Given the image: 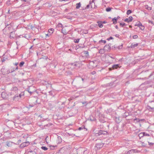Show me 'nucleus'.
Listing matches in <instances>:
<instances>
[{
  "instance_id": "f257e3e1",
  "label": "nucleus",
  "mask_w": 154,
  "mask_h": 154,
  "mask_svg": "<svg viewBox=\"0 0 154 154\" xmlns=\"http://www.w3.org/2000/svg\"><path fill=\"white\" fill-rule=\"evenodd\" d=\"M39 149L35 146H32L28 149L26 152V154H38Z\"/></svg>"
},
{
  "instance_id": "f03ea898",
  "label": "nucleus",
  "mask_w": 154,
  "mask_h": 154,
  "mask_svg": "<svg viewBox=\"0 0 154 154\" xmlns=\"http://www.w3.org/2000/svg\"><path fill=\"white\" fill-rule=\"evenodd\" d=\"M18 66H17L16 68L11 67L10 68V69H9V70H7V72H5L4 70H5V68H2L1 69V71L2 73L3 74H5L12 72H14L16 70H18Z\"/></svg>"
},
{
  "instance_id": "7ed1b4c3",
  "label": "nucleus",
  "mask_w": 154,
  "mask_h": 154,
  "mask_svg": "<svg viewBox=\"0 0 154 154\" xmlns=\"http://www.w3.org/2000/svg\"><path fill=\"white\" fill-rule=\"evenodd\" d=\"M121 67V66H120L119 64H114L112 66L111 68H109V71H111L112 69H117L120 68Z\"/></svg>"
},
{
  "instance_id": "20e7f679",
  "label": "nucleus",
  "mask_w": 154,
  "mask_h": 154,
  "mask_svg": "<svg viewBox=\"0 0 154 154\" xmlns=\"http://www.w3.org/2000/svg\"><path fill=\"white\" fill-rule=\"evenodd\" d=\"M29 144V141L23 142L20 145V147L21 148H23L28 146Z\"/></svg>"
},
{
  "instance_id": "39448f33",
  "label": "nucleus",
  "mask_w": 154,
  "mask_h": 154,
  "mask_svg": "<svg viewBox=\"0 0 154 154\" xmlns=\"http://www.w3.org/2000/svg\"><path fill=\"white\" fill-rule=\"evenodd\" d=\"M107 132L106 131L99 130L98 131V132L96 133L97 136H99L101 135H106L107 134Z\"/></svg>"
},
{
  "instance_id": "423d86ee",
  "label": "nucleus",
  "mask_w": 154,
  "mask_h": 154,
  "mask_svg": "<svg viewBox=\"0 0 154 154\" xmlns=\"http://www.w3.org/2000/svg\"><path fill=\"white\" fill-rule=\"evenodd\" d=\"M104 145V143L102 142H100L96 143L95 145V147L97 148L98 149H100L102 148Z\"/></svg>"
},
{
  "instance_id": "0eeeda50",
  "label": "nucleus",
  "mask_w": 154,
  "mask_h": 154,
  "mask_svg": "<svg viewBox=\"0 0 154 154\" xmlns=\"http://www.w3.org/2000/svg\"><path fill=\"white\" fill-rule=\"evenodd\" d=\"M78 64L79 63L77 62L71 63L69 64V65H71V66H73V68L76 69H78L79 67L78 66Z\"/></svg>"
},
{
  "instance_id": "6e6552de",
  "label": "nucleus",
  "mask_w": 154,
  "mask_h": 154,
  "mask_svg": "<svg viewBox=\"0 0 154 154\" xmlns=\"http://www.w3.org/2000/svg\"><path fill=\"white\" fill-rule=\"evenodd\" d=\"M146 109L149 112H154V107H151L150 106L147 105L146 107Z\"/></svg>"
},
{
  "instance_id": "1a4fd4ad",
  "label": "nucleus",
  "mask_w": 154,
  "mask_h": 154,
  "mask_svg": "<svg viewBox=\"0 0 154 154\" xmlns=\"http://www.w3.org/2000/svg\"><path fill=\"white\" fill-rule=\"evenodd\" d=\"M114 119L117 123H119L121 121V118L119 117H115Z\"/></svg>"
},
{
  "instance_id": "9d476101",
  "label": "nucleus",
  "mask_w": 154,
  "mask_h": 154,
  "mask_svg": "<svg viewBox=\"0 0 154 154\" xmlns=\"http://www.w3.org/2000/svg\"><path fill=\"white\" fill-rule=\"evenodd\" d=\"M133 20V17L132 16H130L128 18H127L125 19L124 20V21L125 22H127L128 23H129V22H131L132 20Z\"/></svg>"
},
{
  "instance_id": "9b49d317",
  "label": "nucleus",
  "mask_w": 154,
  "mask_h": 154,
  "mask_svg": "<svg viewBox=\"0 0 154 154\" xmlns=\"http://www.w3.org/2000/svg\"><path fill=\"white\" fill-rule=\"evenodd\" d=\"M2 97L4 99H6L7 97V94L4 92H3L1 94Z\"/></svg>"
},
{
  "instance_id": "f8f14e48",
  "label": "nucleus",
  "mask_w": 154,
  "mask_h": 154,
  "mask_svg": "<svg viewBox=\"0 0 154 154\" xmlns=\"http://www.w3.org/2000/svg\"><path fill=\"white\" fill-rule=\"evenodd\" d=\"M82 154H88L89 152V151L87 150L85 148H82Z\"/></svg>"
},
{
  "instance_id": "ddd939ff",
  "label": "nucleus",
  "mask_w": 154,
  "mask_h": 154,
  "mask_svg": "<svg viewBox=\"0 0 154 154\" xmlns=\"http://www.w3.org/2000/svg\"><path fill=\"white\" fill-rule=\"evenodd\" d=\"M6 145L8 147H11L14 143L11 141H7L6 142Z\"/></svg>"
},
{
  "instance_id": "4468645a",
  "label": "nucleus",
  "mask_w": 154,
  "mask_h": 154,
  "mask_svg": "<svg viewBox=\"0 0 154 154\" xmlns=\"http://www.w3.org/2000/svg\"><path fill=\"white\" fill-rule=\"evenodd\" d=\"M19 96L17 94H16L13 98V100L14 101H17L19 100Z\"/></svg>"
},
{
  "instance_id": "2eb2a0df",
  "label": "nucleus",
  "mask_w": 154,
  "mask_h": 154,
  "mask_svg": "<svg viewBox=\"0 0 154 154\" xmlns=\"http://www.w3.org/2000/svg\"><path fill=\"white\" fill-rule=\"evenodd\" d=\"M82 148H79L77 150L76 154H82Z\"/></svg>"
},
{
  "instance_id": "dca6fc26",
  "label": "nucleus",
  "mask_w": 154,
  "mask_h": 154,
  "mask_svg": "<svg viewBox=\"0 0 154 154\" xmlns=\"http://www.w3.org/2000/svg\"><path fill=\"white\" fill-rule=\"evenodd\" d=\"M114 48H117L119 49H122L123 47V44H122L121 45L118 46L117 45H115L114 46Z\"/></svg>"
},
{
  "instance_id": "f3484780",
  "label": "nucleus",
  "mask_w": 154,
  "mask_h": 154,
  "mask_svg": "<svg viewBox=\"0 0 154 154\" xmlns=\"http://www.w3.org/2000/svg\"><path fill=\"white\" fill-rule=\"evenodd\" d=\"M62 139L60 136L57 137V144L60 143L62 142Z\"/></svg>"
},
{
  "instance_id": "a211bd4d",
  "label": "nucleus",
  "mask_w": 154,
  "mask_h": 154,
  "mask_svg": "<svg viewBox=\"0 0 154 154\" xmlns=\"http://www.w3.org/2000/svg\"><path fill=\"white\" fill-rule=\"evenodd\" d=\"M136 150L134 149H132L130 150L127 152V154H131L136 152Z\"/></svg>"
},
{
  "instance_id": "6ab92c4d",
  "label": "nucleus",
  "mask_w": 154,
  "mask_h": 154,
  "mask_svg": "<svg viewBox=\"0 0 154 154\" xmlns=\"http://www.w3.org/2000/svg\"><path fill=\"white\" fill-rule=\"evenodd\" d=\"M138 43H136L135 44H134L133 43L131 44L130 47L131 48H134L135 47H137V46H138Z\"/></svg>"
},
{
  "instance_id": "aec40b11",
  "label": "nucleus",
  "mask_w": 154,
  "mask_h": 154,
  "mask_svg": "<svg viewBox=\"0 0 154 154\" xmlns=\"http://www.w3.org/2000/svg\"><path fill=\"white\" fill-rule=\"evenodd\" d=\"M61 32L64 35H66L67 33V32L66 30L65 29L63 28L61 30Z\"/></svg>"
},
{
  "instance_id": "412c9836",
  "label": "nucleus",
  "mask_w": 154,
  "mask_h": 154,
  "mask_svg": "<svg viewBox=\"0 0 154 154\" xmlns=\"http://www.w3.org/2000/svg\"><path fill=\"white\" fill-rule=\"evenodd\" d=\"M98 23V26L100 28H102L103 26V23L102 22L98 21L97 22Z\"/></svg>"
},
{
  "instance_id": "4be33fe9",
  "label": "nucleus",
  "mask_w": 154,
  "mask_h": 154,
  "mask_svg": "<svg viewBox=\"0 0 154 154\" xmlns=\"http://www.w3.org/2000/svg\"><path fill=\"white\" fill-rule=\"evenodd\" d=\"M112 20L113 21V23L114 24H116L117 23V20L116 18V17L112 18Z\"/></svg>"
},
{
  "instance_id": "5701e85b",
  "label": "nucleus",
  "mask_w": 154,
  "mask_h": 154,
  "mask_svg": "<svg viewBox=\"0 0 154 154\" xmlns=\"http://www.w3.org/2000/svg\"><path fill=\"white\" fill-rule=\"evenodd\" d=\"M54 31V29L53 28H51L48 30V32L50 33L49 35H51L52 33Z\"/></svg>"
},
{
  "instance_id": "b1692460",
  "label": "nucleus",
  "mask_w": 154,
  "mask_h": 154,
  "mask_svg": "<svg viewBox=\"0 0 154 154\" xmlns=\"http://www.w3.org/2000/svg\"><path fill=\"white\" fill-rule=\"evenodd\" d=\"M48 93L49 95H50L51 96L54 97V92L53 91H50L48 92Z\"/></svg>"
},
{
  "instance_id": "393cba45",
  "label": "nucleus",
  "mask_w": 154,
  "mask_h": 154,
  "mask_svg": "<svg viewBox=\"0 0 154 154\" xmlns=\"http://www.w3.org/2000/svg\"><path fill=\"white\" fill-rule=\"evenodd\" d=\"M85 129V131H87V129L86 128H85V127L84 126H82L81 127H79V128H78V130H82V129Z\"/></svg>"
},
{
  "instance_id": "a878e982",
  "label": "nucleus",
  "mask_w": 154,
  "mask_h": 154,
  "mask_svg": "<svg viewBox=\"0 0 154 154\" xmlns=\"http://www.w3.org/2000/svg\"><path fill=\"white\" fill-rule=\"evenodd\" d=\"M11 91H17L18 90V88L16 87H14L12 88L11 89Z\"/></svg>"
},
{
  "instance_id": "bb28decb",
  "label": "nucleus",
  "mask_w": 154,
  "mask_h": 154,
  "mask_svg": "<svg viewBox=\"0 0 154 154\" xmlns=\"http://www.w3.org/2000/svg\"><path fill=\"white\" fill-rule=\"evenodd\" d=\"M91 121H94L95 120V117H93L92 116H90L89 117Z\"/></svg>"
},
{
  "instance_id": "cd10ccee",
  "label": "nucleus",
  "mask_w": 154,
  "mask_h": 154,
  "mask_svg": "<svg viewBox=\"0 0 154 154\" xmlns=\"http://www.w3.org/2000/svg\"><path fill=\"white\" fill-rule=\"evenodd\" d=\"M149 82L148 81H146L144 83H142L140 85V87L142 86L143 85H146L149 84Z\"/></svg>"
},
{
  "instance_id": "c85d7f7f",
  "label": "nucleus",
  "mask_w": 154,
  "mask_h": 154,
  "mask_svg": "<svg viewBox=\"0 0 154 154\" xmlns=\"http://www.w3.org/2000/svg\"><path fill=\"white\" fill-rule=\"evenodd\" d=\"M76 9H79L81 6L80 2H79V3H77L76 4Z\"/></svg>"
},
{
  "instance_id": "c756f323",
  "label": "nucleus",
  "mask_w": 154,
  "mask_h": 154,
  "mask_svg": "<svg viewBox=\"0 0 154 154\" xmlns=\"http://www.w3.org/2000/svg\"><path fill=\"white\" fill-rule=\"evenodd\" d=\"M142 24L140 22H139V23L138 24H136L135 25V26H137L139 28H140V26H142Z\"/></svg>"
},
{
  "instance_id": "7c9ffc66",
  "label": "nucleus",
  "mask_w": 154,
  "mask_h": 154,
  "mask_svg": "<svg viewBox=\"0 0 154 154\" xmlns=\"http://www.w3.org/2000/svg\"><path fill=\"white\" fill-rule=\"evenodd\" d=\"M35 102L33 103H34V105H36L37 104H38L39 103L38 102V99L37 98H35Z\"/></svg>"
},
{
  "instance_id": "2f4dec72",
  "label": "nucleus",
  "mask_w": 154,
  "mask_h": 154,
  "mask_svg": "<svg viewBox=\"0 0 154 154\" xmlns=\"http://www.w3.org/2000/svg\"><path fill=\"white\" fill-rule=\"evenodd\" d=\"M66 75H71L72 74L71 72L69 70H67L66 72Z\"/></svg>"
},
{
  "instance_id": "473e14b6",
  "label": "nucleus",
  "mask_w": 154,
  "mask_h": 154,
  "mask_svg": "<svg viewBox=\"0 0 154 154\" xmlns=\"http://www.w3.org/2000/svg\"><path fill=\"white\" fill-rule=\"evenodd\" d=\"M13 34H14L13 32H12L11 33V34L10 35V38L11 39H13L14 38V36H13Z\"/></svg>"
},
{
  "instance_id": "72a5a7b5",
  "label": "nucleus",
  "mask_w": 154,
  "mask_h": 154,
  "mask_svg": "<svg viewBox=\"0 0 154 154\" xmlns=\"http://www.w3.org/2000/svg\"><path fill=\"white\" fill-rule=\"evenodd\" d=\"M41 148L45 151L47 150L48 149V148L45 146H42L41 147Z\"/></svg>"
},
{
  "instance_id": "f704fd0d",
  "label": "nucleus",
  "mask_w": 154,
  "mask_h": 154,
  "mask_svg": "<svg viewBox=\"0 0 154 154\" xmlns=\"http://www.w3.org/2000/svg\"><path fill=\"white\" fill-rule=\"evenodd\" d=\"M106 42V40H102V39L100 40L99 41V43H103L104 44H105Z\"/></svg>"
},
{
  "instance_id": "c9c22d12",
  "label": "nucleus",
  "mask_w": 154,
  "mask_h": 154,
  "mask_svg": "<svg viewBox=\"0 0 154 154\" xmlns=\"http://www.w3.org/2000/svg\"><path fill=\"white\" fill-rule=\"evenodd\" d=\"M119 24L122 27H124V26H126V24L124 23H120Z\"/></svg>"
},
{
  "instance_id": "e433bc0d",
  "label": "nucleus",
  "mask_w": 154,
  "mask_h": 154,
  "mask_svg": "<svg viewBox=\"0 0 154 154\" xmlns=\"http://www.w3.org/2000/svg\"><path fill=\"white\" fill-rule=\"evenodd\" d=\"M104 50L103 49H101L99 51V53L100 54H103L104 53Z\"/></svg>"
},
{
  "instance_id": "4c0bfd02",
  "label": "nucleus",
  "mask_w": 154,
  "mask_h": 154,
  "mask_svg": "<svg viewBox=\"0 0 154 154\" xmlns=\"http://www.w3.org/2000/svg\"><path fill=\"white\" fill-rule=\"evenodd\" d=\"M84 54H85V56L86 57H87L89 56V53L88 51H84Z\"/></svg>"
},
{
  "instance_id": "58836bf2",
  "label": "nucleus",
  "mask_w": 154,
  "mask_h": 154,
  "mask_svg": "<svg viewBox=\"0 0 154 154\" xmlns=\"http://www.w3.org/2000/svg\"><path fill=\"white\" fill-rule=\"evenodd\" d=\"M25 63L24 61H22L20 63H19V66L20 67H22L23 65Z\"/></svg>"
},
{
  "instance_id": "ea45409f",
  "label": "nucleus",
  "mask_w": 154,
  "mask_h": 154,
  "mask_svg": "<svg viewBox=\"0 0 154 154\" xmlns=\"http://www.w3.org/2000/svg\"><path fill=\"white\" fill-rule=\"evenodd\" d=\"M138 136L140 138L141 137H142L144 136L143 134V132H141L140 133L139 135Z\"/></svg>"
},
{
  "instance_id": "a19ab883",
  "label": "nucleus",
  "mask_w": 154,
  "mask_h": 154,
  "mask_svg": "<svg viewBox=\"0 0 154 154\" xmlns=\"http://www.w3.org/2000/svg\"><path fill=\"white\" fill-rule=\"evenodd\" d=\"M79 40H80L79 38L75 39L74 40V42L75 43H78L79 42Z\"/></svg>"
},
{
  "instance_id": "79ce46f5",
  "label": "nucleus",
  "mask_w": 154,
  "mask_h": 154,
  "mask_svg": "<svg viewBox=\"0 0 154 154\" xmlns=\"http://www.w3.org/2000/svg\"><path fill=\"white\" fill-rule=\"evenodd\" d=\"M143 136H149L150 135L147 133H146L145 132H143Z\"/></svg>"
},
{
  "instance_id": "37998d69",
  "label": "nucleus",
  "mask_w": 154,
  "mask_h": 154,
  "mask_svg": "<svg viewBox=\"0 0 154 154\" xmlns=\"http://www.w3.org/2000/svg\"><path fill=\"white\" fill-rule=\"evenodd\" d=\"M132 12V11L131 10H128L127 11V13H126V14L127 15H129V14H130Z\"/></svg>"
},
{
  "instance_id": "c03bdc74",
  "label": "nucleus",
  "mask_w": 154,
  "mask_h": 154,
  "mask_svg": "<svg viewBox=\"0 0 154 154\" xmlns=\"http://www.w3.org/2000/svg\"><path fill=\"white\" fill-rule=\"evenodd\" d=\"M129 115V114L128 113H125L123 115V117L125 118L126 117Z\"/></svg>"
},
{
  "instance_id": "a18cd8bd",
  "label": "nucleus",
  "mask_w": 154,
  "mask_h": 154,
  "mask_svg": "<svg viewBox=\"0 0 154 154\" xmlns=\"http://www.w3.org/2000/svg\"><path fill=\"white\" fill-rule=\"evenodd\" d=\"M144 120V119L140 120L139 119H138L136 118L134 119V121H135V120H137V122H140V121H141L142 120Z\"/></svg>"
},
{
  "instance_id": "49530a36",
  "label": "nucleus",
  "mask_w": 154,
  "mask_h": 154,
  "mask_svg": "<svg viewBox=\"0 0 154 154\" xmlns=\"http://www.w3.org/2000/svg\"><path fill=\"white\" fill-rule=\"evenodd\" d=\"M57 27H58L62 28L63 27V25L61 23H58L57 25Z\"/></svg>"
},
{
  "instance_id": "de8ad7c7",
  "label": "nucleus",
  "mask_w": 154,
  "mask_h": 154,
  "mask_svg": "<svg viewBox=\"0 0 154 154\" xmlns=\"http://www.w3.org/2000/svg\"><path fill=\"white\" fill-rule=\"evenodd\" d=\"M24 95V93L23 92H21L20 94L19 95H18L19 96V97L20 98L22 96H23Z\"/></svg>"
},
{
  "instance_id": "09e8293b",
  "label": "nucleus",
  "mask_w": 154,
  "mask_h": 154,
  "mask_svg": "<svg viewBox=\"0 0 154 154\" xmlns=\"http://www.w3.org/2000/svg\"><path fill=\"white\" fill-rule=\"evenodd\" d=\"M111 8L108 7L106 8V11L107 12H109L111 10Z\"/></svg>"
},
{
  "instance_id": "8fccbe9b",
  "label": "nucleus",
  "mask_w": 154,
  "mask_h": 154,
  "mask_svg": "<svg viewBox=\"0 0 154 154\" xmlns=\"http://www.w3.org/2000/svg\"><path fill=\"white\" fill-rule=\"evenodd\" d=\"M5 26H6V27H7L8 26V28H9L10 27L11 25H9V24L6 23H5Z\"/></svg>"
},
{
  "instance_id": "3c124183",
  "label": "nucleus",
  "mask_w": 154,
  "mask_h": 154,
  "mask_svg": "<svg viewBox=\"0 0 154 154\" xmlns=\"http://www.w3.org/2000/svg\"><path fill=\"white\" fill-rule=\"evenodd\" d=\"M50 146L51 147V149H53L55 147H57V145H56L55 146Z\"/></svg>"
},
{
  "instance_id": "603ef678",
  "label": "nucleus",
  "mask_w": 154,
  "mask_h": 154,
  "mask_svg": "<svg viewBox=\"0 0 154 154\" xmlns=\"http://www.w3.org/2000/svg\"><path fill=\"white\" fill-rule=\"evenodd\" d=\"M148 143L149 144V145L150 146H152L154 144V143L150 142H148Z\"/></svg>"
},
{
  "instance_id": "864d4df0",
  "label": "nucleus",
  "mask_w": 154,
  "mask_h": 154,
  "mask_svg": "<svg viewBox=\"0 0 154 154\" xmlns=\"http://www.w3.org/2000/svg\"><path fill=\"white\" fill-rule=\"evenodd\" d=\"M52 124L51 123H49L45 125H44V126H50L51 125H52Z\"/></svg>"
},
{
  "instance_id": "5fc2aeb1",
  "label": "nucleus",
  "mask_w": 154,
  "mask_h": 154,
  "mask_svg": "<svg viewBox=\"0 0 154 154\" xmlns=\"http://www.w3.org/2000/svg\"><path fill=\"white\" fill-rule=\"evenodd\" d=\"M138 38V36L137 35H134L133 36V38L134 39H136Z\"/></svg>"
},
{
  "instance_id": "6e6d98bb",
  "label": "nucleus",
  "mask_w": 154,
  "mask_h": 154,
  "mask_svg": "<svg viewBox=\"0 0 154 154\" xmlns=\"http://www.w3.org/2000/svg\"><path fill=\"white\" fill-rule=\"evenodd\" d=\"M139 28L141 30H143L144 29V26L142 25V26H140V28Z\"/></svg>"
},
{
  "instance_id": "4d7b16f0",
  "label": "nucleus",
  "mask_w": 154,
  "mask_h": 154,
  "mask_svg": "<svg viewBox=\"0 0 154 154\" xmlns=\"http://www.w3.org/2000/svg\"><path fill=\"white\" fill-rule=\"evenodd\" d=\"M147 8H146V9L148 10H151V8L149 7H148V5H147Z\"/></svg>"
},
{
  "instance_id": "13d9d810",
  "label": "nucleus",
  "mask_w": 154,
  "mask_h": 154,
  "mask_svg": "<svg viewBox=\"0 0 154 154\" xmlns=\"http://www.w3.org/2000/svg\"><path fill=\"white\" fill-rule=\"evenodd\" d=\"M113 39V38L111 36L109 38H107V40L108 41H109L111 39Z\"/></svg>"
},
{
  "instance_id": "bf43d9fd",
  "label": "nucleus",
  "mask_w": 154,
  "mask_h": 154,
  "mask_svg": "<svg viewBox=\"0 0 154 154\" xmlns=\"http://www.w3.org/2000/svg\"><path fill=\"white\" fill-rule=\"evenodd\" d=\"M142 145L143 146L146 147V144H145L144 142L142 143Z\"/></svg>"
},
{
  "instance_id": "052dcab7",
  "label": "nucleus",
  "mask_w": 154,
  "mask_h": 154,
  "mask_svg": "<svg viewBox=\"0 0 154 154\" xmlns=\"http://www.w3.org/2000/svg\"><path fill=\"white\" fill-rule=\"evenodd\" d=\"M57 65V64L56 65H55L54 64L52 63H51V65L53 67H54V68H55L56 67V66Z\"/></svg>"
},
{
  "instance_id": "680f3d73",
  "label": "nucleus",
  "mask_w": 154,
  "mask_h": 154,
  "mask_svg": "<svg viewBox=\"0 0 154 154\" xmlns=\"http://www.w3.org/2000/svg\"><path fill=\"white\" fill-rule=\"evenodd\" d=\"M115 37H116L118 38H119V37L120 36V35H119L118 34H116L115 35Z\"/></svg>"
},
{
  "instance_id": "e2e57ef3",
  "label": "nucleus",
  "mask_w": 154,
  "mask_h": 154,
  "mask_svg": "<svg viewBox=\"0 0 154 154\" xmlns=\"http://www.w3.org/2000/svg\"><path fill=\"white\" fill-rule=\"evenodd\" d=\"M89 7H90V5H88L86 6V7L85 8V9H88L89 8Z\"/></svg>"
},
{
  "instance_id": "0e129e2a",
  "label": "nucleus",
  "mask_w": 154,
  "mask_h": 154,
  "mask_svg": "<svg viewBox=\"0 0 154 154\" xmlns=\"http://www.w3.org/2000/svg\"><path fill=\"white\" fill-rule=\"evenodd\" d=\"M18 63L16 62V63H14V65L16 66L17 67V65H18Z\"/></svg>"
},
{
  "instance_id": "69168bd1",
  "label": "nucleus",
  "mask_w": 154,
  "mask_h": 154,
  "mask_svg": "<svg viewBox=\"0 0 154 154\" xmlns=\"http://www.w3.org/2000/svg\"><path fill=\"white\" fill-rule=\"evenodd\" d=\"M28 92L30 94H31L32 93H33V92H31L29 91V90H28Z\"/></svg>"
},
{
  "instance_id": "338daca9",
  "label": "nucleus",
  "mask_w": 154,
  "mask_h": 154,
  "mask_svg": "<svg viewBox=\"0 0 154 154\" xmlns=\"http://www.w3.org/2000/svg\"><path fill=\"white\" fill-rule=\"evenodd\" d=\"M96 73V72L94 71H93L91 73L93 75H94V74H95Z\"/></svg>"
},
{
  "instance_id": "774afa93",
  "label": "nucleus",
  "mask_w": 154,
  "mask_h": 154,
  "mask_svg": "<svg viewBox=\"0 0 154 154\" xmlns=\"http://www.w3.org/2000/svg\"><path fill=\"white\" fill-rule=\"evenodd\" d=\"M34 105H34V104H30V105H29V106H30V107H33V106H34Z\"/></svg>"
}]
</instances>
